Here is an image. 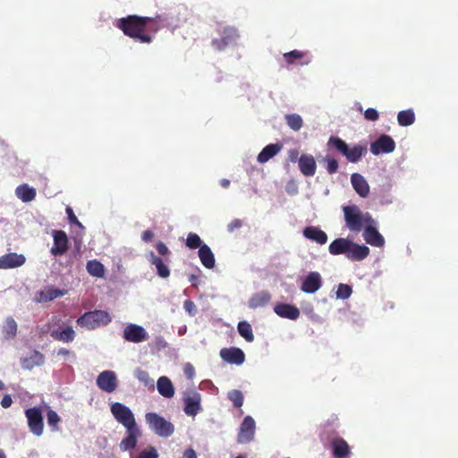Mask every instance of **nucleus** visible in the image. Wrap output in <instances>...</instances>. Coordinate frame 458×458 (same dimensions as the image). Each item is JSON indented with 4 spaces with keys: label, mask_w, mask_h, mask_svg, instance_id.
I'll use <instances>...</instances> for the list:
<instances>
[{
    "label": "nucleus",
    "mask_w": 458,
    "mask_h": 458,
    "mask_svg": "<svg viewBox=\"0 0 458 458\" xmlns=\"http://www.w3.org/2000/svg\"><path fill=\"white\" fill-rule=\"evenodd\" d=\"M147 16H139L136 14L127 15L116 21L115 26L121 30L123 34L133 39H137L140 43H151L152 36L146 33L148 30Z\"/></svg>",
    "instance_id": "nucleus-1"
},
{
    "label": "nucleus",
    "mask_w": 458,
    "mask_h": 458,
    "mask_svg": "<svg viewBox=\"0 0 458 458\" xmlns=\"http://www.w3.org/2000/svg\"><path fill=\"white\" fill-rule=\"evenodd\" d=\"M345 225L351 232L360 233L369 224H376L369 212H362L356 205L343 208Z\"/></svg>",
    "instance_id": "nucleus-2"
},
{
    "label": "nucleus",
    "mask_w": 458,
    "mask_h": 458,
    "mask_svg": "<svg viewBox=\"0 0 458 458\" xmlns=\"http://www.w3.org/2000/svg\"><path fill=\"white\" fill-rule=\"evenodd\" d=\"M327 145L333 146L351 163H357L366 153V148L360 145H354L350 148L344 140L337 137H330Z\"/></svg>",
    "instance_id": "nucleus-3"
},
{
    "label": "nucleus",
    "mask_w": 458,
    "mask_h": 458,
    "mask_svg": "<svg viewBox=\"0 0 458 458\" xmlns=\"http://www.w3.org/2000/svg\"><path fill=\"white\" fill-rule=\"evenodd\" d=\"M111 316L106 310H96L85 312L78 318L77 324L87 329H95L97 327L106 326L111 322Z\"/></svg>",
    "instance_id": "nucleus-4"
},
{
    "label": "nucleus",
    "mask_w": 458,
    "mask_h": 458,
    "mask_svg": "<svg viewBox=\"0 0 458 458\" xmlns=\"http://www.w3.org/2000/svg\"><path fill=\"white\" fill-rule=\"evenodd\" d=\"M149 428L159 437H168L174 432V426L156 412H148L145 416Z\"/></svg>",
    "instance_id": "nucleus-5"
},
{
    "label": "nucleus",
    "mask_w": 458,
    "mask_h": 458,
    "mask_svg": "<svg viewBox=\"0 0 458 458\" xmlns=\"http://www.w3.org/2000/svg\"><path fill=\"white\" fill-rule=\"evenodd\" d=\"M111 412L114 419L126 428L137 426L132 411L124 404L114 403L111 405Z\"/></svg>",
    "instance_id": "nucleus-6"
},
{
    "label": "nucleus",
    "mask_w": 458,
    "mask_h": 458,
    "mask_svg": "<svg viewBox=\"0 0 458 458\" xmlns=\"http://www.w3.org/2000/svg\"><path fill=\"white\" fill-rule=\"evenodd\" d=\"M240 35L233 27H225L219 38H214L211 42L212 47L217 51H223L226 47L235 45Z\"/></svg>",
    "instance_id": "nucleus-7"
},
{
    "label": "nucleus",
    "mask_w": 458,
    "mask_h": 458,
    "mask_svg": "<svg viewBox=\"0 0 458 458\" xmlns=\"http://www.w3.org/2000/svg\"><path fill=\"white\" fill-rule=\"evenodd\" d=\"M25 415L28 420V426L30 431L37 437L41 436L44 429L41 410L37 407L29 408L25 411Z\"/></svg>",
    "instance_id": "nucleus-8"
},
{
    "label": "nucleus",
    "mask_w": 458,
    "mask_h": 458,
    "mask_svg": "<svg viewBox=\"0 0 458 458\" xmlns=\"http://www.w3.org/2000/svg\"><path fill=\"white\" fill-rule=\"evenodd\" d=\"M256 423L252 417L246 416L241 426L237 435V442L239 444H247L254 439Z\"/></svg>",
    "instance_id": "nucleus-9"
},
{
    "label": "nucleus",
    "mask_w": 458,
    "mask_h": 458,
    "mask_svg": "<svg viewBox=\"0 0 458 458\" xmlns=\"http://www.w3.org/2000/svg\"><path fill=\"white\" fill-rule=\"evenodd\" d=\"M97 386L106 393H113L118 386L116 375L112 370H105L97 377Z\"/></svg>",
    "instance_id": "nucleus-10"
},
{
    "label": "nucleus",
    "mask_w": 458,
    "mask_h": 458,
    "mask_svg": "<svg viewBox=\"0 0 458 458\" xmlns=\"http://www.w3.org/2000/svg\"><path fill=\"white\" fill-rule=\"evenodd\" d=\"M395 148V142L389 135H380L370 145V151L373 155L377 156L382 153H391Z\"/></svg>",
    "instance_id": "nucleus-11"
},
{
    "label": "nucleus",
    "mask_w": 458,
    "mask_h": 458,
    "mask_svg": "<svg viewBox=\"0 0 458 458\" xmlns=\"http://www.w3.org/2000/svg\"><path fill=\"white\" fill-rule=\"evenodd\" d=\"M124 340L131 343H140L148 339L146 330L139 325L129 324L123 329Z\"/></svg>",
    "instance_id": "nucleus-12"
},
{
    "label": "nucleus",
    "mask_w": 458,
    "mask_h": 458,
    "mask_svg": "<svg viewBox=\"0 0 458 458\" xmlns=\"http://www.w3.org/2000/svg\"><path fill=\"white\" fill-rule=\"evenodd\" d=\"M54 244L51 248V254L54 256H61L64 255L67 250L69 245V240L65 232L58 230L54 231Z\"/></svg>",
    "instance_id": "nucleus-13"
},
{
    "label": "nucleus",
    "mask_w": 458,
    "mask_h": 458,
    "mask_svg": "<svg viewBox=\"0 0 458 458\" xmlns=\"http://www.w3.org/2000/svg\"><path fill=\"white\" fill-rule=\"evenodd\" d=\"M26 258L23 254L10 252L0 257V269H13L23 266Z\"/></svg>",
    "instance_id": "nucleus-14"
},
{
    "label": "nucleus",
    "mask_w": 458,
    "mask_h": 458,
    "mask_svg": "<svg viewBox=\"0 0 458 458\" xmlns=\"http://www.w3.org/2000/svg\"><path fill=\"white\" fill-rule=\"evenodd\" d=\"M221 358L231 364L241 365L244 362V352L236 347L224 348L220 351Z\"/></svg>",
    "instance_id": "nucleus-15"
},
{
    "label": "nucleus",
    "mask_w": 458,
    "mask_h": 458,
    "mask_svg": "<svg viewBox=\"0 0 458 458\" xmlns=\"http://www.w3.org/2000/svg\"><path fill=\"white\" fill-rule=\"evenodd\" d=\"M321 285L322 278L320 274L318 272H310L302 282L301 289L306 293H314L320 289Z\"/></svg>",
    "instance_id": "nucleus-16"
},
{
    "label": "nucleus",
    "mask_w": 458,
    "mask_h": 458,
    "mask_svg": "<svg viewBox=\"0 0 458 458\" xmlns=\"http://www.w3.org/2000/svg\"><path fill=\"white\" fill-rule=\"evenodd\" d=\"M376 224H369L363 229V238L367 243L375 247H381L385 243L384 237L377 230Z\"/></svg>",
    "instance_id": "nucleus-17"
},
{
    "label": "nucleus",
    "mask_w": 458,
    "mask_h": 458,
    "mask_svg": "<svg viewBox=\"0 0 458 458\" xmlns=\"http://www.w3.org/2000/svg\"><path fill=\"white\" fill-rule=\"evenodd\" d=\"M303 236L318 244L324 245L327 242V234L318 226L310 225L303 229Z\"/></svg>",
    "instance_id": "nucleus-18"
},
{
    "label": "nucleus",
    "mask_w": 458,
    "mask_h": 458,
    "mask_svg": "<svg viewBox=\"0 0 458 458\" xmlns=\"http://www.w3.org/2000/svg\"><path fill=\"white\" fill-rule=\"evenodd\" d=\"M369 248L366 245H360L351 242L346 258L352 261H361L369 255Z\"/></svg>",
    "instance_id": "nucleus-19"
},
{
    "label": "nucleus",
    "mask_w": 458,
    "mask_h": 458,
    "mask_svg": "<svg viewBox=\"0 0 458 458\" xmlns=\"http://www.w3.org/2000/svg\"><path fill=\"white\" fill-rule=\"evenodd\" d=\"M64 291L54 286H47L43 290L37 292L35 301L40 303L47 302L64 295Z\"/></svg>",
    "instance_id": "nucleus-20"
},
{
    "label": "nucleus",
    "mask_w": 458,
    "mask_h": 458,
    "mask_svg": "<svg viewBox=\"0 0 458 458\" xmlns=\"http://www.w3.org/2000/svg\"><path fill=\"white\" fill-rule=\"evenodd\" d=\"M126 429V437L120 443L122 451L133 449L137 445L138 437L140 436V431L137 426Z\"/></svg>",
    "instance_id": "nucleus-21"
},
{
    "label": "nucleus",
    "mask_w": 458,
    "mask_h": 458,
    "mask_svg": "<svg viewBox=\"0 0 458 458\" xmlns=\"http://www.w3.org/2000/svg\"><path fill=\"white\" fill-rule=\"evenodd\" d=\"M200 394L193 392L191 395L184 398V412L189 416H195L201 409Z\"/></svg>",
    "instance_id": "nucleus-22"
},
{
    "label": "nucleus",
    "mask_w": 458,
    "mask_h": 458,
    "mask_svg": "<svg viewBox=\"0 0 458 458\" xmlns=\"http://www.w3.org/2000/svg\"><path fill=\"white\" fill-rule=\"evenodd\" d=\"M274 311L281 318L295 320L300 317V310L296 306L279 303L275 306Z\"/></svg>",
    "instance_id": "nucleus-23"
},
{
    "label": "nucleus",
    "mask_w": 458,
    "mask_h": 458,
    "mask_svg": "<svg viewBox=\"0 0 458 458\" xmlns=\"http://www.w3.org/2000/svg\"><path fill=\"white\" fill-rule=\"evenodd\" d=\"M299 168L305 176H313L316 173L317 164L311 155H301L299 158Z\"/></svg>",
    "instance_id": "nucleus-24"
},
{
    "label": "nucleus",
    "mask_w": 458,
    "mask_h": 458,
    "mask_svg": "<svg viewBox=\"0 0 458 458\" xmlns=\"http://www.w3.org/2000/svg\"><path fill=\"white\" fill-rule=\"evenodd\" d=\"M148 30L157 33L163 28L169 27L171 21L166 14H157L155 17H148Z\"/></svg>",
    "instance_id": "nucleus-25"
},
{
    "label": "nucleus",
    "mask_w": 458,
    "mask_h": 458,
    "mask_svg": "<svg viewBox=\"0 0 458 458\" xmlns=\"http://www.w3.org/2000/svg\"><path fill=\"white\" fill-rule=\"evenodd\" d=\"M351 182L355 191L362 198H365L369 193V186L365 178L358 174L354 173L351 176Z\"/></svg>",
    "instance_id": "nucleus-26"
},
{
    "label": "nucleus",
    "mask_w": 458,
    "mask_h": 458,
    "mask_svg": "<svg viewBox=\"0 0 458 458\" xmlns=\"http://www.w3.org/2000/svg\"><path fill=\"white\" fill-rule=\"evenodd\" d=\"M44 361V355L38 351H33L29 356L21 360V364L24 369L30 370L37 366H41Z\"/></svg>",
    "instance_id": "nucleus-27"
},
{
    "label": "nucleus",
    "mask_w": 458,
    "mask_h": 458,
    "mask_svg": "<svg viewBox=\"0 0 458 458\" xmlns=\"http://www.w3.org/2000/svg\"><path fill=\"white\" fill-rule=\"evenodd\" d=\"M283 57L287 64H293L296 61H299L301 65H305L310 62L308 52H303L297 49L284 53Z\"/></svg>",
    "instance_id": "nucleus-28"
},
{
    "label": "nucleus",
    "mask_w": 458,
    "mask_h": 458,
    "mask_svg": "<svg viewBox=\"0 0 458 458\" xmlns=\"http://www.w3.org/2000/svg\"><path fill=\"white\" fill-rule=\"evenodd\" d=\"M351 242H352L351 240L346 239V238H337V239L334 240L329 244V247H328L329 253L334 256L341 255V254H344L345 256H347Z\"/></svg>",
    "instance_id": "nucleus-29"
},
{
    "label": "nucleus",
    "mask_w": 458,
    "mask_h": 458,
    "mask_svg": "<svg viewBox=\"0 0 458 458\" xmlns=\"http://www.w3.org/2000/svg\"><path fill=\"white\" fill-rule=\"evenodd\" d=\"M199 258L200 259L201 264L208 269H211L215 267L216 259L215 255L212 252L211 249L207 245L203 244L199 251Z\"/></svg>",
    "instance_id": "nucleus-30"
},
{
    "label": "nucleus",
    "mask_w": 458,
    "mask_h": 458,
    "mask_svg": "<svg viewBox=\"0 0 458 458\" xmlns=\"http://www.w3.org/2000/svg\"><path fill=\"white\" fill-rule=\"evenodd\" d=\"M50 335L55 341L71 343L74 340L76 334L71 326H67L62 330H52Z\"/></svg>",
    "instance_id": "nucleus-31"
},
{
    "label": "nucleus",
    "mask_w": 458,
    "mask_h": 458,
    "mask_svg": "<svg viewBox=\"0 0 458 458\" xmlns=\"http://www.w3.org/2000/svg\"><path fill=\"white\" fill-rule=\"evenodd\" d=\"M158 393L165 398H172L174 395V387L167 377H160L157 382Z\"/></svg>",
    "instance_id": "nucleus-32"
},
{
    "label": "nucleus",
    "mask_w": 458,
    "mask_h": 458,
    "mask_svg": "<svg viewBox=\"0 0 458 458\" xmlns=\"http://www.w3.org/2000/svg\"><path fill=\"white\" fill-rule=\"evenodd\" d=\"M283 145L280 143L268 144L258 155V162L263 164L267 162L270 158L274 157L282 149Z\"/></svg>",
    "instance_id": "nucleus-33"
},
{
    "label": "nucleus",
    "mask_w": 458,
    "mask_h": 458,
    "mask_svg": "<svg viewBox=\"0 0 458 458\" xmlns=\"http://www.w3.org/2000/svg\"><path fill=\"white\" fill-rule=\"evenodd\" d=\"M331 445L335 458H344L350 453V447L347 442L343 438L334 439Z\"/></svg>",
    "instance_id": "nucleus-34"
},
{
    "label": "nucleus",
    "mask_w": 458,
    "mask_h": 458,
    "mask_svg": "<svg viewBox=\"0 0 458 458\" xmlns=\"http://www.w3.org/2000/svg\"><path fill=\"white\" fill-rule=\"evenodd\" d=\"M271 295L269 293L262 291L253 294L249 300V307L250 309H258L265 307L270 301Z\"/></svg>",
    "instance_id": "nucleus-35"
},
{
    "label": "nucleus",
    "mask_w": 458,
    "mask_h": 458,
    "mask_svg": "<svg viewBox=\"0 0 458 458\" xmlns=\"http://www.w3.org/2000/svg\"><path fill=\"white\" fill-rule=\"evenodd\" d=\"M15 194L21 201L30 202L36 198L37 191L34 188L24 183L16 188Z\"/></svg>",
    "instance_id": "nucleus-36"
},
{
    "label": "nucleus",
    "mask_w": 458,
    "mask_h": 458,
    "mask_svg": "<svg viewBox=\"0 0 458 458\" xmlns=\"http://www.w3.org/2000/svg\"><path fill=\"white\" fill-rule=\"evenodd\" d=\"M149 262L154 265L157 268V275L162 278H167L170 276V269L167 265L160 259L156 256L153 252L150 253Z\"/></svg>",
    "instance_id": "nucleus-37"
},
{
    "label": "nucleus",
    "mask_w": 458,
    "mask_h": 458,
    "mask_svg": "<svg viewBox=\"0 0 458 458\" xmlns=\"http://www.w3.org/2000/svg\"><path fill=\"white\" fill-rule=\"evenodd\" d=\"M86 268L88 273L92 276L100 278L105 275V268L103 264L97 259L88 261Z\"/></svg>",
    "instance_id": "nucleus-38"
},
{
    "label": "nucleus",
    "mask_w": 458,
    "mask_h": 458,
    "mask_svg": "<svg viewBox=\"0 0 458 458\" xmlns=\"http://www.w3.org/2000/svg\"><path fill=\"white\" fill-rule=\"evenodd\" d=\"M397 121L401 126H410L415 122V114L412 109L400 111Z\"/></svg>",
    "instance_id": "nucleus-39"
},
{
    "label": "nucleus",
    "mask_w": 458,
    "mask_h": 458,
    "mask_svg": "<svg viewBox=\"0 0 458 458\" xmlns=\"http://www.w3.org/2000/svg\"><path fill=\"white\" fill-rule=\"evenodd\" d=\"M18 326L16 321L9 317L5 319L3 326V333L6 339L13 338L17 334Z\"/></svg>",
    "instance_id": "nucleus-40"
},
{
    "label": "nucleus",
    "mask_w": 458,
    "mask_h": 458,
    "mask_svg": "<svg viewBox=\"0 0 458 458\" xmlns=\"http://www.w3.org/2000/svg\"><path fill=\"white\" fill-rule=\"evenodd\" d=\"M286 124L294 131H298L303 126V120L300 114H289L285 115Z\"/></svg>",
    "instance_id": "nucleus-41"
},
{
    "label": "nucleus",
    "mask_w": 458,
    "mask_h": 458,
    "mask_svg": "<svg viewBox=\"0 0 458 458\" xmlns=\"http://www.w3.org/2000/svg\"><path fill=\"white\" fill-rule=\"evenodd\" d=\"M237 328L240 335L243 337L247 342L250 343L254 340L252 328L250 323L247 321H241L239 322Z\"/></svg>",
    "instance_id": "nucleus-42"
},
{
    "label": "nucleus",
    "mask_w": 458,
    "mask_h": 458,
    "mask_svg": "<svg viewBox=\"0 0 458 458\" xmlns=\"http://www.w3.org/2000/svg\"><path fill=\"white\" fill-rule=\"evenodd\" d=\"M185 244L191 250L199 249L203 245L200 237L195 233L187 235Z\"/></svg>",
    "instance_id": "nucleus-43"
},
{
    "label": "nucleus",
    "mask_w": 458,
    "mask_h": 458,
    "mask_svg": "<svg viewBox=\"0 0 458 458\" xmlns=\"http://www.w3.org/2000/svg\"><path fill=\"white\" fill-rule=\"evenodd\" d=\"M228 399L233 403V405L237 408H241L243 404L244 397L242 393L240 390L233 389L228 392Z\"/></svg>",
    "instance_id": "nucleus-44"
},
{
    "label": "nucleus",
    "mask_w": 458,
    "mask_h": 458,
    "mask_svg": "<svg viewBox=\"0 0 458 458\" xmlns=\"http://www.w3.org/2000/svg\"><path fill=\"white\" fill-rule=\"evenodd\" d=\"M323 163L329 174H334L338 171L339 164L335 157L327 155L323 158Z\"/></svg>",
    "instance_id": "nucleus-45"
},
{
    "label": "nucleus",
    "mask_w": 458,
    "mask_h": 458,
    "mask_svg": "<svg viewBox=\"0 0 458 458\" xmlns=\"http://www.w3.org/2000/svg\"><path fill=\"white\" fill-rule=\"evenodd\" d=\"M47 423L53 431L58 429V423L60 422L59 415L53 410L47 411Z\"/></svg>",
    "instance_id": "nucleus-46"
},
{
    "label": "nucleus",
    "mask_w": 458,
    "mask_h": 458,
    "mask_svg": "<svg viewBox=\"0 0 458 458\" xmlns=\"http://www.w3.org/2000/svg\"><path fill=\"white\" fill-rule=\"evenodd\" d=\"M352 293V287L348 284H340L336 292V296L339 299H347Z\"/></svg>",
    "instance_id": "nucleus-47"
},
{
    "label": "nucleus",
    "mask_w": 458,
    "mask_h": 458,
    "mask_svg": "<svg viewBox=\"0 0 458 458\" xmlns=\"http://www.w3.org/2000/svg\"><path fill=\"white\" fill-rule=\"evenodd\" d=\"M137 377L140 381L143 382L147 386H153L154 381L148 376V373L144 370H139L137 372Z\"/></svg>",
    "instance_id": "nucleus-48"
},
{
    "label": "nucleus",
    "mask_w": 458,
    "mask_h": 458,
    "mask_svg": "<svg viewBox=\"0 0 458 458\" xmlns=\"http://www.w3.org/2000/svg\"><path fill=\"white\" fill-rule=\"evenodd\" d=\"M158 454L155 447L150 446L148 449L142 450L138 458H157Z\"/></svg>",
    "instance_id": "nucleus-49"
},
{
    "label": "nucleus",
    "mask_w": 458,
    "mask_h": 458,
    "mask_svg": "<svg viewBox=\"0 0 458 458\" xmlns=\"http://www.w3.org/2000/svg\"><path fill=\"white\" fill-rule=\"evenodd\" d=\"M364 117L368 121L375 122L378 120L379 114L378 112L375 108H368L364 112Z\"/></svg>",
    "instance_id": "nucleus-50"
},
{
    "label": "nucleus",
    "mask_w": 458,
    "mask_h": 458,
    "mask_svg": "<svg viewBox=\"0 0 458 458\" xmlns=\"http://www.w3.org/2000/svg\"><path fill=\"white\" fill-rule=\"evenodd\" d=\"M183 373L188 379L192 380L195 377V368L191 363L188 362L183 366Z\"/></svg>",
    "instance_id": "nucleus-51"
},
{
    "label": "nucleus",
    "mask_w": 458,
    "mask_h": 458,
    "mask_svg": "<svg viewBox=\"0 0 458 458\" xmlns=\"http://www.w3.org/2000/svg\"><path fill=\"white\" fill-rule=\"evenodd\" d=\"M66 214L68 216V219L71 224H74L80 227H82L81 223L78 220L77 216H75V214L71 207L66 208Z\"/></svg>",
    "instance_id": "nucleus-52"
},
{
    "label": "nucleus",
    "mask_w": 458,
    "mask_h": 458,
    "mask_svg": "<svg viewBox=\"0 0 458 458\" xmlns=\"http://www.w3.org/2000/svg\"><path fill=\"white\" fill-rule=\"evenodd\" d=\"M183 308L190 315L196 313V305L191 300H186L183 302Z\"/></svg>",
    "instance_id": "nucleus-53"
},
{
    "label": "nucleus",
    "mask_w": 458,
    "mask_h": 458,
    "mask_svg": "<svg viewBox=\"0 0 458 458\" xmlns=\"http://www.w3.org/2000/svg\"><path fill=\"white\" fill-rule=\"evenodd\" d=\"M242 226V221L239 218H236L233 220L230 224L227 225V230L230 233H233L234 230L239 229Z\"/></svg>",
    "instance_id": "nucleus-54"
},
{
    "label": "nucleus",
    "mask_w": 458,
    "mask_h": 458,
    "mask_svg": "<svg viewBox=\"0 0 458 458\" xmlns=\"http://www.w3.org/2000/svg\"><path fill=\"white\" fill-rule=\"evenodd\" d=\"M156 249L157 252L162 256L170 254L169 249L163 242H158L156 245Z\"/></svg>",
    "instance_id": "nucleus-55"
},
{
    "label": "nucleus",
    "mask_w": 458,
    "mask_h": 458,
    "mask_svg": "<svg viewBox=\"0 0 458 458\" xmlns=\"http://www.w3.org/2000/svg\"><path fill=\"white\" fill-rule=\"evenodd\" d=\"M288 160L292 163L299 162V150L297 148H292L288 150Z\"/></svg>",
    "instance_id": "nucleus-56"
},
{
    "label": "nucleus",
    "mask_w": 458,
    "mask_h": 458,
    "mask_svg": "<svg viewBox=\"0 0 458 458\" xmlns=\"http://www.w3.org/2000/svg\"><path fill=\"white\" fill-rule=\"evenodd\" d=\"M154 239V233L151 230H146L141 234V240L145 242H150Z\"/></svg>",
    "instance_id": "nucleus-57"
},
{
    "label": "nucleus",
    "mask_w": 458,
    "mask_h": 458,
    "mask_svg": "<svg viewBox=\"0 0 458 458\" xmlns=\"http://www.w3.org/2000/svg\"><path fill=\"white\" fill-rule=\"evenodd\" d=\"M13 403L12 397L10 394H5L2 401H1V406L4 409L9 408Z\"/></svg>",
    "instance_id": "nucleus-58"
},
{
    "label": "nucleus",
    "mask_w": 458,
    "mask_h": 458,
    "mask_svg": "<svg viewBox=\"0 0 458 458\" xmlns=\"http://www.w3.org/2000/svg\"><path fill=\"white\" fill-rule=\"evenodd\" d=\"M183 458H197L196 452L192 448H188L183 453Z\"/></svg>",
    "instance_id": "nucleus-59"
},
{
    "label": "nucleus",
    "mask_w": 458,
    "mask_h": 458,
    "mask_svg": "<svg viewBox=\"0 0 458 458\" xmlns=\"http://www.w3.org/2000/svg\"><path fill=\"white\" fill-rule=\"evenodd\" d=\"M189 281L192 284V286L194 287H197L199 283V276L196 275H191L189 276Z\"/></svg>",
    "instance_id": "nucleus-60"
},
{
    "label": "nucleus",
    "mask_w": 458,
    "mask_h": 458,
    "mask_svg": "<svg viewBox=\"0 0 458 458\" xmlns=\"http://www.w3.org/2000/svg\"><path fill=\"white\" fill-rule=\"evenodd\" d=\"M70 354V351L65 348H61L57 352V355L59 356H66Z\"/></svg>",
    "instance_id": "nucleus-61"
},
{
    "label": "nucleus",
    "mask_w": 458,
    "mask_h": 458,
    "mask_svg": "<svg viewBox=\"0 0 458 458\" xmlns=\"http://www.w3.org/2000/svg\"><path fill=\"white\" fill-rule=\"evenodd\" d=\"M220 185L223 187V188H228L229 185H230V181L227 180V179H222L220 181Z\"/></svg>",
    "instance_id": "nucleus-62"
},
{
    "label": "nucleus",
    "mask_w": 458,
    "mask_h": 458,
    "mask_svg": "<svg viewBox=\"0 0 458 458\" xmlns=\"http://www.w3.org/2000/svg\"><path fill=\"white\" fill-rule=\"evenodd\" d=\"M0 458H6L4 452L0 449Z\"/></svg>",
    "instance_id": "nucleus-63"
},
{
    "label": "nucleus",
    "mask_w": 458,
    "mask_h": 458,
    "mask_svg": "<svg viewBox=\"0 0 458 458\" xmlns=\"http://www.w3.org/2000/svg\"><path fill=\"white\" fill-rule=\"evenodd\" d=\"M4 389V384L3 381L0 380V391Z\"/></svg>",
    "instance_id": "nucleus-64"
}]
</instances>
